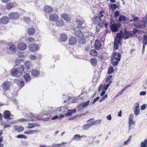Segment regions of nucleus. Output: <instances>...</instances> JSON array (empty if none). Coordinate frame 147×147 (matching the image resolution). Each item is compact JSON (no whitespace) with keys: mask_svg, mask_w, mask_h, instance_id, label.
<instances>
[{"mask_svg":"<svg viewBox=\"0 0 147 147\" xmlns=\"http://www.w3.org/2000/svg\"><path fill=\"white\" fill-rule=\"evenodd\" d=\"M105 14L104 12L101 11L98 14V16L94 17L93 21L94 24H97L100 28H101L104 23L103 19Z\"/></svg>","mask_w":147,"mask_h":147,"instance_id":"nucleus-1","label":"nucleus"},{"mask_svg":"<svg viewBox=\"0 0 147 147\" xmlns=\"http://www.w3.org/2000/svg\"><path fill=\"white\" fill-rule=\"evenodd\" d=\"M122 39L121 34L120 33H118L116 34L114 42V49L117 50L119 47V44H121V40Z\"/></svg>","mask_w":147,"mask_h":147,"instance_id":"nucleus-2","label":"nucleus"},{"mask_svg":"<svg viewBox=\"0 0 147 147\" xmlns=\"http://www.w3.org/2000/svg\"><path fill=\"white\" fill-rule=\"evenodd\" d=\"M23 66L20 65L17 67L13 68L11 70V74H22L24 71Z\"/></svg>","mask_w":147,"mask_h":147,"instance_id":"nucleus-3","label":"nucleus"},{"mask_svg":"<svg viewBox=\"0 0 147 147\" xmlns=\"http://www.w3.org/2000/svg\"><path fill=\"white\" fill-rule=\"evenodd\" d=\"M121 34V36L122 38H123L125 40L129 38L130 37H131L133 36V34H132L131 32L127 31H125L124 33H120Z\"/></svg>","mask_w":147,"mask_h":147,"instance_id":"nucleus-4","label":"nucleus"},{"mask_svg":"<svg viewBox=\"0 0 147 147\" xmlns=\"http://www.w3.org/2000/svg\"><path fill=\"white\" fill-rule=\"evenodd\" d=\"M12 86V84L9 82L6 81L3 84V88L4 91L8 90Z\"/></svg>","mask_w":147,"mask_h":147,"instance_id":"nucleus-5","label":"nucleus"},{"mask_svg":"<svg viewBox=\"0 0 147 147\" xmlns=\"http://www.w3.org/2000/svg\"><path fill=\"white\" fill-rule=\"evenodd\" d=\"M20 15L19 13L17 12H12L10 13L9 16L11 19L16 20L19 17Z\"/></svg>","mask_w":147,"mask_h":147,"instance_id":"nucleus-6","label":"nucleus"},{"mask_svg":"<svg viewBox=\"0 0 147 147\" xmlns=\"http://www.w3.org/2000/svg\"><path fill=\"white\" fill-rule=\"evenodd\" d=\"M76 22L77 23V27L81 29H83L86 27L85 24L83 21H81L79 19H77Z\"/></svg>","mask_w":147,"mask_h":147,"instance_id":"nucleus-7","label":"nucleus"},{"mask_svg":"<svg viewBox=\"0 0 147 147\" xmlns=\"http://www.w3.org/2000/svg\"><path fill=\"white\" fill-rule=\"evenodd\" d=\"M121 57V55L119 53L115 52L113 53L111 59H113L120 61Z\"/></svg>","mask_w":147,"mask_h":147,"instance_id":"nucleus-8","label":"nucleus"},{"mask_svg":"<svg viewBox=\"0 0 147 147\" xmlns=\"http://www.w3.org/2000/svg\"><path fill=\"white\" fill-rule=\"evenodd\" d=\"M13 82L16 84L18 86L21 87V88L23 87L24 86V82L19 79H15Z\"/></svg>","mask_w":147,"mask_h":147,"instance_id":"nucleus-9","label":"nucleus"},{"mask_svg":"<svg viewBox=\"0 0 147 147\" xmlns=\"http://www.w3.org/2000/svg\"><path fill=\"white\" fill-rule=\"evenodd\" d=\"M9 18L6 16H3L0 19V24H5L9 22Z\"/></svg>","mask_w":147,"mask_h":147,"instance_id":"nucleus-10","label":"nucleus"},{"mask_svg":"<svg viewBox=\"0 0 147 147\" xmlns=\"http://www.w3.org/2000/svg\"><path fill=\"white\" fill-rule=\"evenodd\" d=\"M109 26L111 30L113 32L117 31L119 28V26L115 23L112 24Z\"/></svg>","mask_w":147,"mask_h":147,"instance_id":"nucleus-11","label":"nucleus"},{"mask_svg":"<svg viewBox=\"0 0 147 147\" xmlns=\"http://www.w3.org/2000/svg\"><path fill=\"white\" fill-rule=\"evenodd\" d=\"M27 47V45L23 42L20 43L18 45V49L21 51L25 50Z\"/></svg>","mask_w":147,"mask_h":147,"instance_id":"nucleus-12","label":"nucleus"},{"mask_svg":"<svg viewBox=\"0 0 147 147\" xmlns=\"http://www.w3.org/2000/svg\"><path fill=\"white\" fill-rule=\"evenodd\" d=\"M112 78V76L111 75H110L108 76L106 78L105 81V84L107 88H108L112 83V81L111 80Z\"/></svg>","mask_w":147,"mask_h":147,"instance_id":"nucleus-13","label":"nucleus"},{"mask_svg":"<svg viewBox=\"0 0 147 147\" xmlns=\"http://www.w3.org/2000/svg\"><path fill=\"white\" fill-rule=\"evenodd\" d=\"M58 17L56 14H51L49 16L50 20L54 22H56L58 20Z\"/></svg>","mask_w":147,"mask_h":147,"instance_id":"nucleus-14","label":"nucleus"},{"mask_svg":"<svg viewBox=\"0 0 147 147\" xmlns=\"http://www.w3.org/2000/svg\"><path fill=\"white\" fill-rule=\"evenodd\" d=\"M3 117L4 118L7 119H11V118L10 117L11 114L9 111L8 110L5 111L3 113Z\"/></svg>","mask_w":147,"mask_h":147,"instance_id":"nucleus-15","label":"nucleus"},{"mask_svg":"<svg viewBox=\"0 0 147 147\" xmlns=\"http://www.w3.org/2000/svg\"><path fill=\"white\" fill-rule=\"evenodd\" d=\"M69 42L70 45H76L77 40L75 37L72 36L69 38Z\"/></svg>","mask_w":147,"mask_h":147,"instance_id":"nucleus-16","label":"nucleus"},{"mask_svg":"<svg viewBox=\"0 0 147 147\" xmlns=\"http://www.w3.org/2000/svg\"><path fill=\"white\" fill-rule=\"evenodd\" d=\"M74 32L76 36L78 38L84 36L83 33L80 30L74 29Z\"/></svg>","mask_w":147,"mask_h":147,"instance_id":"nucleus-17","label":"nucleus"},{"mask_svg":"<svg viewBox=\"0 0 147 147\" xmlns=\"http://www.w3.org/2000/svg\"><path fill=\"white\" fill-rule=\"evenodd\" d=\"M29 47L30 51L32 52H34L36 51L38 48L37 45L34 43L30 45Z\"/></svg>","mask_w":147,"mask_h":147,"instance_id":"nucleus-18","label":"nucleus"},{"mask_svg":"<svg viewBox=\"0 0 147 147\" xmlns=\"http://www.w3.org/2000/svg\"><path fill=\"white\" fill-rule=\"evenodd\" d=\"M76 111V109H75L69 110L67 113L65 114V115L66 116H68V117H70L71 116V114L75 113Z\"/></svg>","mask_w":147,"mask_h":147,"instance_id":"nucleus-19","label":"nucleus"},{"mask_svg":"<svg viewBox=\"0 0 147 147\" xmlns=\"http://www.w3.org/2000/svg\"><path fill=\"white\" fill-rule=\"evenodd\" d=\"M78 41L80 44L82 45L85 44L86 43V38L83 37H80L78 38Z\"/></svg>","mask_w":147,"mask_h":147,"instance_id":"nucleus-20","label":"nucleus"},{"mask_svg":"<svg viewBox=\"0 0 147 147\" xmlns=\"http://www.w3.org/2000/svg\"><path fill=\"white\" fill-rule=\"evenodd\" d=\"M61 16L62 18L67 22L69 21L71 19L70 16L66 13L63 14Z\"/></svg>","mask_w":147,"mask_h":147,"instance_id":"nucleus-21","label":"nucleus"},{"mask_svg":"<svg viewBox=\"0 0 147 147\" xmlns=\"http://www.w3.org/2000/svg\"><path fill=\"white\" fill-rule=\"evenodd\" d=\"M45 11L46 12H51L52 11L53 8L49 5H46L44 7Z\"/></svg>","mask_w":147,"mask_h":147,"instance_id":"nucleus-22","label":"nucleus"},{"mask_svg":"<svg viewBox=\"0 0 147 147\" xmlns=\"http://www.w3.org/2000/svg\"><path fill=\"white\" fill-rule=\"evenodd\" d=\"M101 47V43L99 40H96L95 43V47L96 49L99 50Z\"/></svg>","mask_w":147,"mask_h":147,"instance_id":"nucleus-23","label":"nucleus"},{"mask_svg":"<svg viewBox=\"0 0 147 147\" xmlns=\"http://www.w3.org/2000/svg\"><path fill=\"white\" fill-rule=\"evenodd\" d=\"M67 109V108L66 106H63L58 108L56 110L60 113H64L65 110Z\"/></svg>","mask_w":147,"mask_h":147,"instance_id":"nucleus-24","label":"nucleus"},{"mask_svg":"<svg viewBox=\"0 0 147 147\" xmlns=\"http://www.w3.org/2000/svg\"><path fill=\"white\" fill-rule=\"evenodd\" d=\"M146 27V24L144 23H141L140 22L137 24L136 25V27L139 29H143L145 28Z\"/></svg>","mask_w":147,"mask_h":147,"instance_id":"nucleus-25","label":"nucleus"},{"mask_svg":"<svg viewBox=\"0 0 147 147\" xmlns=\"http://www.w3.org/2000/svg\"><path fill=\"white\" fill-rule=\"evenodd\" d=\"M14 129L16 131L18 132H20L24 130V128L22 126H14Z\"/></svg>","mask_w":147,"mask_h":147,"instance_id":"nucleus-26","label":"nucleus"},{"mask_svg":"<svg viewBox=\"0 0 147 147\" xmlns=\"http://www.w3.org/2000/svg\"><path fill=\"white\" fill-rule=\"evenodd\" d=\"M56 110H57L56 108L49 107L48 108V112L49 114H53L57 112V111H56Z\"/></svg>","mask_w":147,"mask_h":147,"instance_id":"nucleus-27","label":"nucleus"},{"mask_svg":"<svg viewBox=\"0 0 147 147\" xmlns=\"http://www.w3.org/2000/svg\"><path fill=\"white\" fill-rule=\"evenodd\" d=\"M128 18H127L124 15H120L119 20L120 22H121L122 21H124L125 22H126L128 20Z\"/></svg>","mask_w":147,"mask_h":147,"instance_id":"nucleus-28","label":"nucleus"},{"mask_svg":"<svg viewBox=\"0 0 147 147\" xmlns=\"http://www.w3.org/2000/svg\"><path fill=\"white\" fill-rule=\"evenodd\" d=\"M39 132V131L37 130H29L24 131V133L26 134H35Z\"/></svg>","mask_w":147,"mask_h":147,"instance_id":"nucleus-29","label":"nucleus"},{"mask_svg":"<svg viewBox=\"0 0 147 147\" xmlns=\"http://www.w3.org/2000/svg\"><path fill=\"white\" fill-rule=\"evenodd\" d=\"M40 125V124L38 123H29L28 124V128H32L36 126H39Z\"/></svg>","mask_w":147,"mask_h":147,"instance_id":"nucleus-30","label":"nucleus"},{"mask_svg":"<svg viewBox=\"0 0 147 147\" xmlns=\"http://www.w3.org/2000/svg\"><path fill=\"white\" fill-rule=\"evenodd\" d=\"M108 88H107L106 84H105V85H101L98 88V91H101V90H106Z\"/></svg>","mask_w":147,"mask_h":147,"instance_id":"nucleus-31","label":"nucleus"},{"mask_svg":"<svg viewBox=\"0 0 147 147\" xmlns=\"http://www.w3.org/2000/svg\"><path fill=\"white\" fill-rule=\"evenodd\" d=\"M92 125V123H87L86 124L84 125L83 127V129L84 130H86L88 129Z\"/></svg>","mask_w":147,"mask_h":147,"instance_id":"nucleus-32","label":"nucleus"},{"mask_svg":"<svg viewBox=\"0 0 147 147\" xmlns=\"http://www.w3.org/2000/svg\"><path fill=\"white\" fill-rule=\"evenodd\" d=\"M9 50L11 52H15L17 51L16 46L14 45H12L9 48Z\"/></svg>","mask_w":147,"mask_h":147,"instance_id":"nucleus-33","label":"nucleus"},{"mask_svg":"<svg viewBox=\"0 0 147 147\" xmlns=\"http://www.w3.org/2000/svg\"><path fill=\"white\" fill-rule=\"evenodd\" d=\"M60 38L62 41H65L67 39V36L66 34L63 33L61 34Z\"/></svg>","mask_w":147,"mask_h":147,"instance_id":"nucleus-34","label":"nucleus"},{"mask_svg":"<svg viewBox=\"0 0 147 147\" xmlns=\"http://www.w3.org/2000/svg\"><path fill=\"white\" fill-rule=\"evenodd\" d=\"M80 136L79 134H75L74 135L72 139L73 140L75 141H78L79 140H80Z\"/></svg>","mask_w":147,"mask_h":147,"instance_id":"nucleus-35","label":"nucleus"},{"mask_svg":"<svg viewBox=\"0 0 147 147\" xmlns=\"http://www.w3.org/2000/svg\"><path fill=\"white\" fill-rule=\"evenodd\" d=\"M111 61L113 65L114 66L117 65L119 63V62L120 61L113 59H111Z\"/></svg>","mask_w":147,"mask_h":147,"instance_id":"nucleus-36","label":"nucleus"},{"mask_svg":"<svg viewBox=\"0 0 147 147\" xmlns=\"http://www.w3.org/2000/svg\"><path fill=\"white\" fill-rule=\"evenodd\" d=\"M25 67L27 69H29L30 67L31 66V63L29 61H26L24 64Z\"/></svg>","mask_w":147,"mask_h":147,"instance_id":"nucleus-37","label":"nucleus"},{"mask_svg":"<svg viewBox=\"0 0 147 147\" xmlns=\"http://www.w3.org/2000/svg\"><path fill=\"white\" fill-rule=\"evenodd\" d=\"M24 77L26 82L29 81L31 79L30 74H24Z\"/></svg>","mask_w":147,"mask_h":147,"instance_id":"nucleus-38","label":"nucleus"},{"mask_svg":"<svg viewBox=\"0 0 147 147\" xmlns=\"http://www.w3.org/2000/svg\"><path fill=\"white\" fill-rule=\"evenodd\" d=\"M134 116L132 114H130L129 115L128 123H133V125L135 124V121H133Z\"/></svg>","mask_w":147,"mask_h":147,"instance_id":"nucleus-39","label":"nucleus"},{"mask_svg":"<svg viewBox=\"0 0 147 147\" xmlns=\"http://www.w3.org/2000/svg\"><path fill=\"white\" fill-rule=\"evenodd\" d=\"M140 109L137 108V107H135L134 112L135 115L136 116H138L140 113Z\"/></svg>","mask_w":147,"mask_h":147,"instance_id":"nucleus-40","label":"nucleus"},{"mask_svg":"<svg viewBox=\"0 0 147 147\" xmlns=\"http://www.w3.org/2000/svg\"><path fill=\"white\" fill-rule=\"evenodd\" d=\"M140 147H147V139H145L143 142L140 144Z\"/></svg>","mask_w":147,"mask_h":147,"instance_id":"nucleus-41","label":"nucleus"},{"mask_svg":"<svg viewBox=\"0 0 147 147\" xmlns=\"http://www.w3.org/2000/svg\"><path fill=\"white\" fill-rule=\"evenodd\" d=\"M90 103V100H88L85 103L83 104L81 103L80 105V107H82L83 108L86 107L89 105Z\"/></svg>","mask_w":147,"mask_h":147,"instance_id":"nucleus-42","label":"nucleus"},{"mask_svg":"<svg viewBox=\"0 0 147 147\" xmlns=\"http://www.w3.org/2000/svg\"><path fill=\"white\" fill-rule=\"evenodd\" d=\"M56 24L58 27L62 26L63 25V22L61 20H60L58 21H57Z\"/></svg>","mask_w":147,"mask_h":147,"instance_id":"nucleus-43","label":"nucleus"},{"mask_svg":"<svg viewBox=\"0 0 147 147\" xmlns=\"http://www.w3.org/2000/svg\"><path fill=\"white\" fill-rule=\"evenodd\" d=\"M147 36L146 35H144L143 39V46H145L147 44Z\"/></svg>","mask_w":147,"mask_h":147,"instance_id":"nucleus-44","label":"nucleus"},{"mask_svg":"<svg viewBox=\"0 0 147 147\" xmlns=\"http://www.w3.org/2000/svg\"><path fill=\"white\" fill-rule=\"evenodd\" d=\"M28 34L29 35H32L34 33V29L32 28H30L28 29Z\"/></svg>","mask_w":147,"mask_h":147,"instance_id":"nucleus-45","label":"nucleus"},{"mask_svg":"<svg viewBox=\"0 0 147 147\" xmlns=\"http://www.w3.org/2000/svg\"><path fill=\"white\" fill-rule=\"evenodd\" d=\"M91 64L93 66H94L97 63L96 59L94 58H92L90 60Z\"/></svg>","mask_w":147,"mask_h":147,"instance_id":"nucleus-46","label":"nucleus"},{"mask_svg":"<svg viewBox=\"0 0 147 147\" xmlns=\"http://www.w3.org/2000/svg\"><path fill=\"white\" fill-rule=\"evenodd\" d=\"M102 122V120L100 119L99 120H96L94 122H93L92 123V125H95L96 124H100Z\"/></svg>","mask_w":147,"mask_h":147,"instance_id":"nucleus-47","label":"nucleus"},{"mask_svg":"<svg viewBox=\"0 0 147 147\" xmlns=\"http://www.w3.org/2000/svg\"><path fill=\"white\" fill-rule=\"evenodd\" d=\"M13 6V3H9L6 5V9H10Z\"/></svg>","mask_w":147,"mask_h":147,"instance_id":"nucleus-48","label":"nucleus"},{"mask_svg":"<svg viewBox=\"0 0 147 147\" xmlns=\"http://www.w3.org/2000/svg\"><path fill=\"white\" fill-rule=\"evenodd\" d=\"M90 55L93 56H96L98 55L97 52L95 50H92L90 52Z\"/></svg>","mask_w":147,"mask_h":147,"instance_id":"nucleus-49","label":"nucleus"},{"mask_svg":"<svg viewBox=\"0 0 147 147\" xmlns=\"http://www.w3.org/2000/svg\"><path fill=\"white\" fill-rule=\"evenodd\" d=\"M111 7L112 10L113 11L117 7V6L116 4L112 3L111 4Z\"/></svg>","mask_w":147,"mask_h":147,"instance_id":"nucleus-50","label":"nucleus"},{"mask_svg":"<svg viewBox=\"0 0 147 147\" xmlns=\"http://www.w3.org/2000/svg\"><path fill=\"white\" fill-rule=\"evenodd\" d=\"M16 137L18 138H24V139H26L27 137L24 135L19 134Z\"/></svg>","mask_w":147,"mask_h":147,"instance_id":"nucleus-51","label":"nucleus"},{"mask_svg":"<svg viewBox=\"0 0 147 147\" xmlns=\"http://www.w3.org/2000/svg\"><path fill=\"white\" fill-rule=\"evenodd\" d=\"M49 117H44L42 119H41L40 118H37V120H41L43 121H47L49 120Z\"/></svg>","mask_w":147,"mask_h":147,"instance_id":"nucleus-52","label":"nucleus"},{"mask_svg":"<svg viewBox=\"0 0 147 147\" xmlns=\"http://www.w3.org/2000/svg\"><path fill=\"white\" fill-rule=\"evenodd\" d=\"M113 68L112 66H111L109 68L108 71V74H111L113 72Z\"/></svg>","mask_w":147,"mask_h":147,"instance_id":"nucleus-53","label":"nucleus"},{"mask_svg":"<svg viewBox=\"0 0 147 147\" xmlns=\"http://www.w3.org/2000/svg\"><path fill=\"white\" fill-rule=\"evenodd\" d=\"M30 117H34L37 119V118H40L39 117V116L37 115V114H33L32 113H30Z\"/></svg>","mask_w":147,"mask_h":147,"instance_id":"nucleus-54","label":"nucleus"},{"mask_svg":"<svg viewBox=\"0 0 147 147\" xmlns=\"http://www.w3.org/2000/svg\"><path fill=\"white\" fill-rule=\"evenodd\" d=\"M64 144H66V142H63L61 144H54L52 145V146L53 147H58L60 145H62Z\"/></svg>","mask_w":147,"mask_h":147,"instance_id":"nucleus-55","label":"nucleus"},{"mask_svg":"<svg viewBox=\"0 0 147 147\" xmlns=\"http://www.w3.org/2000/svg\"><path fill=\"white\" fill-rule=\"evenodd\" d=\"M22 60L21 59H17L16 61V65H15V67L17 66L18 64L21 63L22 61Z\"/></svg>","mask_w":147,"mask_h":147,"instance_id":"nucleus-56","label":"nucleus"},{"mask_svg":"<svg viewBox=\"0 0 147 147\" xmlns=\"http://www.w3.org/2000/svg\"><path fill=\"white\" fill-rule=\"evenodd\" d=\"M142 22L143 23L145 24H147V16H145L142 19Z\"/></svg>","mask_w":147,"mask_h":147,"instance_id":"nucleus-57","label":"nucleus"},{"mask_svg":"<svg viewBox=\"0 0 147 147\" xmlns=\"http://www.w3.org/2000/svg\"><path fill=\"white\" fill-rule=\"evenodd\" d=\"M119 14L120 12L119 11L117 10L115 12V17H117L119 16Z\"/></svg>","mask_w":147,"mask_h":147,"instance_id":"nucleus-58","label":"nucleus"},{"mask_svg":"<svg viewBox=\"0 0 147 147\" xmlns=\"http://www.w3.org/2000/svg\"><path fill=\"white\" fill-rule=\"evenodd\" d=\"M23 20L24 21L26 22H27L28 21H30V19L28 17H24L23 18Z\"/></svg>","mask_w":147,"mask_h":147,"instance_id":"nucleus-59","label":"nucleus"},{"mask_svg":"<svg viewBox=\"0 0 147 147\" xmlns=\"http://www.w3.org/2000/svg\"><path fill=\"white\" fill-rule=\"evenodd\" d=\"M146 105L145 104H143L142 106H141V108L142 110H144L146 107Z\"/></svg>","mask_w":147,"mask_h":147,"instance_id":"nucleus-60","label":"nucleus"},{"mask_svg":"<svg viewBox=\"0 0 147 147\" xmlns=\"http://www.w3.org/2000/svg\"><path fill=\"white\" fill-rule=\"evenodd\" d=\"M139 31V30L138 29H135L133 30L131 32L133 34H135L136 33L138 32Z\"/></svg>","mask_w":147,"mask_h":147,"instance_id":"nucleus-61","label":"nucleus"},{"mask_svg":"<svg viewBox=\"0 0 147 147\" xmlns=\"http://www.w3.org/2000/svg\"><path fill=\"white\" fill-rule=\"evenodd\" d=\"M128 129L129 131H130L131 128V126L132 124L133 125V123H128Z\"/></svg>","mask_w":147,"mask_h":147,"instance_id":"nucleus-62","label":"nucleus"},{"mask_svg":"<svg viewBox=\"0 0 147 147\" xmlns=\"http://www.w3.org/2000/svg\"><path fill=\"white\" fill-rule=\"evenodd\" d=\"M100 97L99 96H98V97H97L96 98H95L93 102H92V104H94V103L97 101L98 100L99 98Z\"/></svg>","mask_w":147,"mask_h":147,"instance_id":"nucleus-63","label":"nucleus"},{"mask_svg":"<svg viewBox=\"0 0 147 147\" xmlns=\"http://www.w3.org/2000/svg\"><path fill=\"white\" fill-rule=\"evenodd\" d=\"M146 92L145 91H142L140 93V95L141 96H144L146 95Z\"/></svg>","mask_w":147,"mask_h":147,"instance_id":"nucleus-64","label":"nucleus"}]
</instances>
